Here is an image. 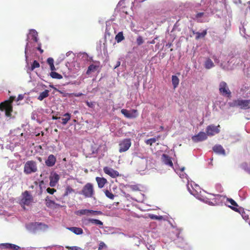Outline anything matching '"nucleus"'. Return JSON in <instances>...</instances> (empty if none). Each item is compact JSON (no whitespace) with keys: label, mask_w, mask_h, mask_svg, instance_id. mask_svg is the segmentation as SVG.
<instances>
[{"label":"nucleus","mask_w":250,"mask_h":250,"mask_svg":"<svg viewBox=\"0 0 250 250\" xmlns=\"http://www.w3.org/2000/svg\"><path fill=\"white\" fill-rule=\"evenodd\" d=\"M151 43H155V42L154 40H153L151 42Z\"/></svg>","instance_id":"61"},{"label":"nucleus","mask_w":250,"mask_h":250,"mask_svg":"<svg viewBox=\"0 0 250 250\" xmlns=\"http://www.w3.org/2000/svg\"><path fill=\"white\" fill-rule=\"evenodd\" d=\"M37 49L40 51L41 53H42L43 52V50L42 49H41V45H40L37 47Z\"/></svg>","instance_id":"53"},{"label":"nucleus","mask_w":250,"mask_h":250,"mask_svg":"<svg viewBox=\"0 0 250 250\" xmlns=\"http://www.w3.org/2000/svg\"><path fill=\"white\" fill-rule=\"evenodd\" d=\"M74 190L70 186H67L66 188L65 193L64 194V196H67L68 194L73 192Z\"/></svg>","instance_id":"34"},{"label":"nucleus","mask_w":250,"mask_h":250,"mask_svg":"<svg viewBox=\"0 0 250 250\" xmlns=\"http://www.w3.org/2000/svg\"><path fill=\"white\" fill-rule=\"evenodd\" d=\"M144 42V40L143 37L141 36H139L137 39V43L138 45H140L143 44Z\"/></svg>","instance_id":"42"},{"label":"nucleus","mask_w":250,"mask_h":250,"mask_svg":"<svg viewBox=\"0 0 250 250\" xmlns=\"http://www.w3.org/2000/svg\"><path fill=\"white\" fill-rule=\"evenodd\" d=\"M63 116L65 117L64 118H62V124L63 125H66L67 122L70 120L71 118V115L70 114L68 113H66L63 115Z\"/></svg>","instance_id":"28"},{"label":"nucleus","mask_w":250,"mask_h":250,"mask_svg":"<svg viewBox=\"0 0 250 250\" xmlns=\"http://www.w3.org/2000/svg\"><path fill=\"white\" fill-rule=\"evenodd\" d=\"M160 128H161V129H164V127H163V126H161L160 127Z\"/></svg>","instance_id":"62"},{"label":"nucleus","mask_w":250,"mask_h":250,"mask_svg":"<svg viewBox=\"0 0 250 250\" xmlns=\"http://www.w3.org/2000/svg\"><path fill=\"white\" fill-rule=\"evenodd\" d=\"M15 97L10 96L8 100L0 104V110L5 111V115L7 117H11V112L13 111L12 103L14 101Z\"/></svg>","instance_id":"1"},{"label":"nucleus","mask_w":250,"mask_h":250,"mask_svg":"<svg viewBox=\"0 0 250 250\" xmlns=\"http://www.w3.org/2000/svg\"><path fill=\"white\" fill-rule=\"evenodd\" d=\"M150 218L152 219H158L159 217L157 215L152 214L150 215Z\"/></svg>","instance_id":"48"},{"label":"nucleus","mask_w":250,"mask_h":250,"mask_svg":"<svg viewBox=\"0 0 250 250\" xmlns=\"http://www.w3.org/2000/svg\"><path fill=\"white\" fill-rule=\"evenodd\" d=\"M82 222L86 226H89L90 224H94L100 227L103 225V223L101 221L96 219L83 218L82 219Z\"/></svg>","instance_id":"9"},{"label":"nucleus","mask_w":250,"mask_h":250,"mask_svg":"<svg viewBox=\"0 0 250 250\" xmlns=\"http://www.w3.org/2000/svg\"><path fill=\"white\" fill-rule=\"evenodd\" d=\"M120 65V62L118 61L117 63L116 66L115 67V68H117V67L119 66Z\"/></svg>","instance_id":"56"},{"label":"nucleus","mask_w":250,"mask_h":250,"mask_svg":"<svg viewBox=\"0 0 250 250\" xmlns=\"http://www.w3.org/2000/svg\"><path fill=\"white\" fill-rule=\"evenodd\" d=\"M23 97L22 95H19L18 97V99H17V101H20V100H21L22 99H23Z\"/></svg>","instance_id":"52"},{"label":"nucleus","mask_w":250,"mask_h":250,"mask_svg":"<svg viewBox=\"0 0 250 250\" xmlns=\"http://www.w3.org/2000/svg\"><path fill=\"white\" fill-rule=\"evenodd\" d=\"M61 119L60 117H58L56 116H52V119L53 120H57V119Z\"/></svg>","instance_id":"55"},{"label":"nucleus","mask_w":250,"mask_h":250,"mask_svg":"<svg viewBox=\"0 0 250 250\" xmlns=\"http://www.w3.org/2000/svg\"><path fill=\"white\" fill-rule=\"evenodd\" d=\"M80 194L82 195L85 198H92L95 194L94 186L90 183H86L83 188Z\"/></svg>","instance_id":"4"},{"label":"nucleus","mask_w":250,"mask_h":250,"mask_svg":"<svg viewBox=\"0 0 250 250\" xmlns=\"http://www.w3.org/2000/svg\"><path fill=\"white\" fill-rule=\"evenodd\" d=\"M45 205L47 207L52 209L61 207L59 204L56 203L54 201L51 200L48 196L45 198Z\"/></svg>","instance_id":"16"},{"label":"nucleus","mask_w":250,"mask_h":250,"mask_svg":"<svg viewBox=\"0 0 250 250\" xmlns=\"http://www.w3.org/2000/svg\"><path fill=\"white\" fill-rule=\"evenodd\" d=\"M102 214H103V213L101 211L94 210V211L93 212V215H102Z\"/></svg>","instance_id":"50"},{"label":"nucleus","mask_w":250,"mask_h":250,"mask_svg":"<svg viewBox=\"0 0 250 250\" xmlns=\"http://www.w3.org/2000/svg\"><path fill=\"white\" fill-rule=\"evenodd\" d=\"M103 169H104V172L105 174L109 175L112 178H116L119 176V173L117 171H116L110 167H105Z\"/></svg>","instance_id":"14"},{"label":"nucleus","mask_w":250,"mask_h":250,"mask_svg":"<svg viewBox=\"0 0 250 250\" xmlns=\"http://www.w3.org/2000/svg\"><path fill=\"white\" fill-rule=\"evenodd\" d=\"M98 66L94 65V64H90L86 71V74L89 75L92 72H94L96 69L98 68Z\"/></svg>","instance_id":"29"},{"label":"nucleus","mask_w":250,"mask_h":250,"mask_svg":"<svg viewBox=\"0 0 250 250\" xmlns=\"http://www.w3.org/2000/svg\"><path fill=\"white\" fill-rule=\"evenodd\" d=\"M86 104L88 107H91V108H93L94 105V103L92 102L87 101V102H86Z\"/></svg>","instance_id":"47"},{"label":"nucleus","mask_w":250,"mask_h":250,"mask_svg":"<svg viewBox=\"0 0 250 250\" xmlns=\"http://www.w3.org/2000/svg\"><path fill=\"white\" fill-rule=\"evenodd\" d=\"M38 171L37 164L33 160L27 161L24 165L23 172L26 175L35 173Z\"/></svg>","instance_id":"5"},{"label":"nucleus","mask_w":250,"mask_h":250,"mask_svg":"<svg viewBox=\"0 0 250 250\" xmlns=\"http://www.w3.org/2000/svg\"><path fill=\"white\" fill-rule=\"evenodd\" d=\"M82 95V93H79L78 94H75V96H76V97H79V96H81Z\"/></svg>","instance_id":"58"},{"label":"nucleus","mask_w":250,"mask_h":250,"mask_svg":"<svg viewBox=\"0 0 250 250\" xmlns=\"http://www.w3.org/2000/svg\"><path fill=\"white\" fill-rule=\"evenodd\" d=\"M47 62L49 65V66L54 64V60L52 58H49L47 60Z\"/></svg>","instance_id":"45"},{"label":"nucleus","mask_w":250,"mask_h":250,"mask_svg":"<svg viewBox=\"0 0 250 250\" xmlns=\"http://www.w3.org/2000/svg\"><path fill=\"white\" fill-rule=\"evenodd\" d=\"M23 197L22 199V202L23 204L29 205L33 200L32 196L29 194L28 191H25L23 193Z\"/></svg>","instance_id":"15"},{"label":"nucleus","mask_w":250,"mask_h":250,"mask_svg":"<svg viewBox=\"0 0 250 250\" xmlns=\"http://www.w3.org/2000/svg\"><path fill=\"white\" fill-rule=\"evenodd\" d=\"M32 32H33L32 34V40L35 42H38V38H37V33L35 30H32Z\"/></svg>","instance_id":"39"},{"label":"nucleus","mask_w":250,"mask_h":250,"mask_svg":"<svg viewBox=\"0 0 250 250\" xmlns=\"http://www.w3.org/2000/svg\"><path fill=\"white\" fill-rule=\"evenodd\" d=\"M28 45V42H27L26 43V48H27V46ZM26 48H25V52L26 53Z\"/></svg>","instance_id":"59"},{"label":"nucleus","mask_w":250,"mask_h":250,"mask_svg":"<svg viewBox=\"0 0 250 250\" xmlns=\"http://www.w3.org/2000/svg\"><path fill=\"white\" fill-rule=\"evenodd\" d=\"M66 248L68 250H84L83 249L77 246L66 247Z\"/></svg>","instance_id":"40"},{"label":"nucleus","mask_w":250,"mask_h":250,"mask_svg":"<svg viewBox=\"0 0 250 250\" xmlns=\"http://www.w3.org/2000/svg\"><path fill=\"white\" fill-rule=\"evenodd\" d=\"M121 112L126 118L129 119L135 118L138 115V111L136 109L128 111L126 109H122Z\"/></svg>","instance_id":"8"},{"label":"nucleus","mask_w":250,"mask_h":250,"mask_svg":"<svg viewBox=\"0 0 250 250\" xmlns=\"http://www.w3.org/2000/svg\"><path fill=\"white\" fill-rule=\"evenodd\" d=\"M248 151H250V145L248 147Z\"/></svg>","instance_id":"60"},{"label":"nucleus","mask_w":250,"mask_h":250,"mask_svg":"<svg viewBox=\"0 0 250 250\" xmlns=\"http://www.w3.org/2000/svg\"><path fill=\"white\" fill-rule=\"evenodd\" d=\"M172 82L174 88L176 87L179 83V80L176 76H172Z\"/></svg>","instance_id":"33"},{"label":"nucleus","mask_w":250,"mask_h":250,"mask_svg":"<svg viewBox=\"0 0 250 250\" xmlns=\"http://www.w3.org/2000/svg\"><path fill=\"white\" fill-rule=\"evenodd\" d=\"M220 125L215 126L213 125H208L206 128L207 134L208 136H213L220 132Z\"/></svg>","instance_id":"10"},{"label":"nucleus","mask_w":250,"mask_h":250,"mask_svg":"<svg viewBox=\"0 0 250 250\" xmlns=\"http://www.w3.org/2000/svg\"><path fill=\"white\" fill-rule=\"evenodd\" d=\"M227 201L231 204V206L229 205L228 207L231 209L239 213H241L242 211L244 213V209L241 207H239L238 204L234 200L228 198L227 199Z\"/></svg>","instance_id":"11"},{"label":"nucleus","mask_w":250,"mask_h":250,"mask_svg":"<svg viewBox=\"0 0 250 250\" xmlns=\"http://www.w3.org/2000/svg\"><path fill=\"white\" fill-rule=\"evenodd\" d=\"M104 193L106 196L110 199H113L115 197L114 195L108 190H106L104 191Z\"/></svg>","instance_id":"37"},{"label":"nucleus","mask_w":250,"mask_h":250,"mask_svg":"<svg viewBox=\"0 0 250 250\" xmlns=\"http://www.w3.org/2000/svg\"><path fill=\"white\" fill-rule=\"evenodd\" d=\"M240 213L241 214L242 216L243 217V219H244L246 221L248 220L249 219V216L245 215V213L244 211V213H243L242 211H241V213Z\"/></svg>","instance_id":"46"},{"label":"nucleus","mask_w":250,"mask_h":250,"mask_svg":"<svg viewBox=\"0 0 250 250\" xmlns=\"http://www.w3.org/2000/svg\"><path fill=\"white\" fill-rule=\"evenodd\" d=\"M49 179L50 186L51 187H54L56 185L57 183L58 182L60 179V176L57 173H54L53 174H52L50 176Z\"/></svg>","instance_id":"17"},{"label":"nucleus","mask_w":250,"mask_h":250,"mask_svg":"<svg viewBox=\"0 0 250 250\" xmlns=\"http://www.w3.org/2000/svg\"><path fill=\"white\" fill-rule=\"evenodd\" d=\"M94 210L89 209V213H91L92 214H93V212Z\"/></svg>","instance_id":"57"},{"label":"nucleus","mask_w":250,"mask_h":250,"mask_svg":"<svg viewBox=\"0 0 250 250\" xmlns=\"http://www.w3.org/2000/svg\"><path fill=\"white\" fill-rule=\"evenodd\" d=\"M207 134L204 132L201 131L198 134L193 136L191 139L194 143L202 142L207 139Z\"/></svg>","instance_id":"12"},{"label":"nucleus","mask_w":250,"mask_h":250,"mask_svg":"<svg viewBox=\"0 0 250 250\" xmlns=\"http://www.w3.org/2000/svg\"><path fill=\"white\" fill-rule=\"evenodd\" d=\"M181 172V173H180L179 174H180V177L181 178H187V174L185 173L184 172V171L185 170V167H181L180 169Z\"/></svg>","instance_id":"38"},{"label":"nucleus","mask_w":250,"mask_h":250,"mask_svg":"<svg viewBox=\"0 0 250 250\" xmlns=\"http://www.w3.org/2000/svg\"><path fill=\"white\" fill-rule=\"evenodd\" d=\"M43 226L45 228H47V226L42 223L34 222L31 223L28 225L29 229L33 232L41 229V226Z\"/></svg>","instance_id":"13"},{"label":"nucleus","mask_w":250,"mask_h":250,"mask_svg":"<svg viewBox=\"0 0 250 250\" xmlns=\"http://www.w3.org/2000/svg\"><path fill=\"white\" fill-rule=\"evenodd\" d=\"M1 246H2L4 248L6 249H11L13 250H18L20 249V247L12 244H2Z\"/></svg>","instance_id":"24"},{"label":"nucleus","mask_w":250,"mask_h":250,"mask_svg":"<svg viewBox=\"0 0 250 250\" xmlns=\"http://www.w3.org/2000/svg\"><path fill=\"white\" fill-rule=\"evenodd\" d=\"M160 138V136H158L156 137L150 138L145 141V143L146 145L152 146L153 143H155Z\"/></svg>","instance_id":"26"},{"label":"nucleus","mask_w":250,"mask_h":250,"mask_svg":"<svg viewBox=\"0 0 250 250\" xmlns=\"http://www.w3.org/2000/svg\"><path fill=\"white\" fill-rule=\"evenodd\" d=\"M128 188L133 191L140 190L139 188L137 185H130L128 186Z\"/></svg>","instance_id":"35"},{"label":"nucleus","mask_w":250,"mask_h":250,"mask_svg":"<svg viewBox=\"0 0 250 250\" xmlns=\"http://www.w3.org/2000/svg\"><path fill=\"white\" fill-rule=\"evenodd\" d=\"M79 212L81 215H87L89 213V209H81L79 211Z\"/></svg>","instance_id":"41"},{"label":"nucleus","mask_w":250,"mask_h":250,"mask_svg":"<svg viewBox=\"0 0 250 250\" xmlns=\"http://www.w3.org/2000/svg\"><path fill=\"white\" fill-rule=\"evenodd\" d=\"M56 158L53 154L48 156L47 160L45 161V165L49 167H53L56 163Z\"/></svg>","instance_id":"19"},{"label":"nucleus","mask_w":250,"mask_h":250,"mask_svg":"<svg viewBox=\"0 0 250 250\" xmlns=\"http://www.w3.org/2000/svg\"><path fill=\"white\" fill-rule=\"evenodd\" d=\"M15 97L10 96L8 100L0 104V110L5 111V115L7 117H11V112L13 111L12 103L14 101Z\"/></svg>","instance_id":"2"},{"label":"nucleus","mask_w":250,"mask_h":250,"mask_svg":"<svg viewBox=\"0 0 250 250\" xmlns=\"http://www.w3.org/2000/svg\"><path fill=\"white\" fill-rule=\"evenodd\" d=\"M49 91L48 90H45L44 91L41 92L38 97V100L39 101H42L44 98L49 96Z\"/></svg>","instance_id":"25"},{"label":"nucleus","mask_w":250,"mask_h":250,"mask_svg":"<svg viewBox=\"0 0 250 250\" xmlns=\"http://www.w3.org/2000/svg\"><path fill=\"white\" fill-rule=\"evenodd\" d=\"M106 247V245L103 242H101L99 243L98 250H102L104 248Z\"/></svg>","instance_id":"44"},{"label":"nucleus","mask_w":250,"mask_h":250,"mask_svg":"<svg viewBox=\"0 0 250 250\" xmlns=\"http://www.w3.org/2000/svg\"><path fill=\"white\" fill-rule=\"evenodd\" d=\"M192 33H193V34H196L195 39L197 40H199L200 38H204L206 36V35L207 34V30H204L201 33H200L199 32H195L194 31H192Z\"/></svg>","instance_id":"23"},{"label":"nucleus","mask_w":250,"mask_h":250,"mask_svg":"<svg viewBox=\"0 0 250 250\" xmlns=\"http://www.w3.org/2000/svg\"><path fill=\"white\" fill-rule=\"evenodd\" d=\"M131 146V139L126 138L121 141L119 143V151L120 153L124 152L129 149Z\"/></svg>","instance_id":"6"},{"label":"nucleus","mask_w":250,"mask_h":250,"mask_svg":"<svg viewBox=\"0 0 250 250\" xmlns=\"http://www.w3.org/2000/svg\"><path fill=\"white\" fill-rule=\"evenodd\" d=\"M219 92L224 96L229 97L231 96V92L229 90L227 83L225 82H221L219 84Z\"/></svg>","instance_id":"7"},{"label":"nucleus","mask_w":250,"mask_h":250,"mask_svg":"<svg viewBox=\"0 0 250 250\" xmlns=\"http://www.w3.org/2000/svg\"><path fill=\"white\" fill-rule=\"evenodd\" d=\"M230 107H239L241 109H248L250 108V100L238 99L229 103Z\"/></svg>","instance_id":"3"},{"label":"nucleus","mask_w":250,"mask_h":250,"mask_svg":"<svg viewBox=\"0 0 250 250\" xmlns=\"http://www.w3.org/2000/svg\"><path fill=\"white\" fill-rule=\"evenodd\" d=\"M241 167L250 174V164L249 165L246 162L243 163L241 165Z\"/></svg>","instance_id":"30"},{"label":"nucleus","mask_w":250,"mask_h":250,"mask_svg":"<svg viewBox=\"0 0 250 250\" xmlns=\"http://www.w3.org/2000/svg\"><path fill=\"white\" fill-rule=\"evenodd\" d=\"M50 69L51 70V71H53L54 70H56V68H55V67L54 64L50 65Z\"/></svg>","instance_id":"51"},{"label":"nucleus","mask_w":250,"mask_h":250,"mask_svg":"<svg viewBox=\"0 0 250 250\" xmlns=\"http://www.w3.org/2000/svg\"><path fill=\"white\" fill-rule=\"evenodd\" d=\"M214 66L213 62L211 59L208 58L205 62V67L207 69H210Z\"/></svg>","instance_id":"27"},{"label":"nucleus","mask_w":250,"mask_h":250,"mask_svg":"<svg viewBox=\"0 0 250 250\" xmlns=\"http://www.w3.org/2000/svg\"><path fill=\"white\" fill-rule=\"evenodd\" d=\"M46 191L48 193L50 194H53L56 191V189L53 188H47Z\"/></svg>","instance_id":"43"},{"label":"nucleus","mask_w":250,"mask_h":250,"mask_svg":"<svg viewBox=\"0 0 250 250\" xmlns=\"http://www.w3.org/2000/svg\"><path fill=\"white\" fill-rule=\"evenodd\" d=\"M204 14V13L203 12H200V13H198L196 14V17L197 18H200L201 17H202Z\"/></svg>","instance_id":"49"},{"label":"nucleus","mask_w":250,"mask_h":250,"mask_svg":"<svg viewBox=\"0 0 250 250\" xmlns=\"http://www.w3.org/2000/svg\"><path fill=\"white\" fill-rule=\"evenodd\" d=\"M95 180L98 184V186L100 188H103L104 185L107 182V180L103 177H97Z\"/></svg>","instance_id":"20"},{"label":"nucleus","mask_w":250,"mask_h":250,"mask_svg":"<svg viewBox=\"0 0 250 250\" xmlns=\"http://www.w3.org/2000/svg\"><path fill=\"white\" fill-rule=\"evenodd\" d=\"M40 63L37 62V61L35 60L34 61L33 63L31 65V70H33L36 68H39L40 67Z\"/></svg>","instance_id":"36"},{"label":"nucleus","mask_w":250,"mask_h":250,"mask_svg":"<svg viewBox=\"0 0 250 250\" xmlns=\"http://www.w3.org/2000/svg\"><path fill=\"white\" fill-rule=\"evenodd\" d=\"M213 151L218 155H226V151L220 145H216L212 148Z\"/></svg>","instance_id":"18"},{"label":"nucleus","mask_w":250,"mask_h":250,"mask_svg":"<svg viewBox=\"0 0 250 250\" xmlns=\"http://www.w3.org/2000/svg\"><path fill=\"white\" fill-rule=\"evenodd\" d=\"M67 229L77 235H80L83 233V230L80 228L73 227L67 228Z\"/></svg>","instance_id":"22"},{"label":"nucleus","mask_w":250,"mask_h":250,"mask_svg":"<svg viewBox=\"0 0 250 250\" xmlns=\"http://www.w3.org/2000/svg\"><path fill=\"white\" fill-rule=\"evenodd\" d=\"M236 59V58H235V57H232V58H231V60H232L231 62H232L234 60V59ZM237 59H238V62H237V63H239V62H240V58H237Z\"/></svg>","instance_id":"54"},{"label":"nucleus","mask_w":250,"mask_h":250,"mask_svg":"<svg viewBox=\"0 0 250 250\" xmlns=\"http://www.w3.org/2000/svg\"><path fill=\"white\" fill-rule=\"evenodd\" d=\"M163 162L167 165L171 167H173V163L171 158L167 154H164L162 157Z\"/></svg>","instance_id":"21"},{"label":"nucleus","mask_w":250,"mask_h":250,"mask_svg":"<svg viewBox=\"0 0 250 250\" xmlns=\"http://www.w3.org/2000/svg\"><path fill=\"white\" fill-rule=\"evenodd\" d=\"M125 39L123 32H119L115 36V40L117 42H120Z\"/></svg>","instance_id":"31"},{"label":"nucleus","mask_w":250,"mask_h":250,"mask_svg":"<svg viewBox=\"0 0 250 250\" xmlns=\"http://www.w3.org/2000/svg\"><path fill=\"white\" fill-rule=\"evenodd\" d=\"M50 76L54 79H61L62 78V76L56 72L52 71L50 73Z\"/></svg>","instance_id":"32"}]
</instances>
